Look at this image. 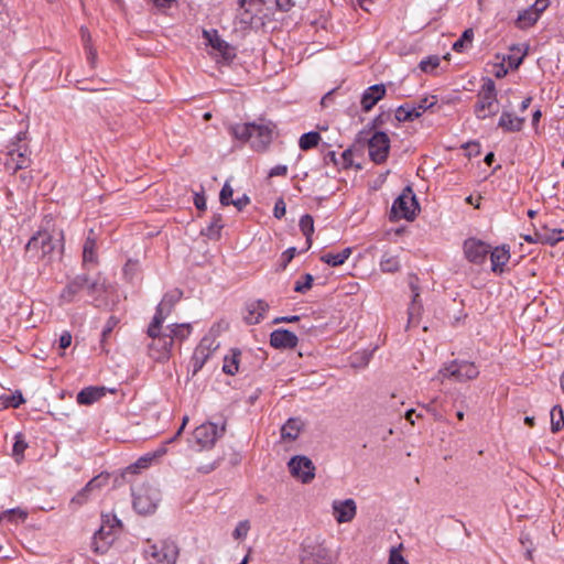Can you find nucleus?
Here are the masks:
<instances>
[{"instance_id":"obj_41","label":"nucleus","mask_w":564,"mask_h":564,"mask_svg":"<svg viewBox=\"0 0 564 564\" xmlns=\"http://www.w3.org/2000/svg\"><path fill=\"white\" fill-rule=\"evenodd\" d=\"M93 230H90L88 237L85 240L83 248V260L84 262H94L96 260V240L91 237Z\"/></svg>"},{"instance_id":"obj_57","label":"nucleus","mask_w":564,"mask_h":564,"mask_svg":"<svg viewBox=\"0 0 564 564\" xmlns=\"http://www.w3.org/2000/svg\"><path fill=\"white\" fill-rule=\"evenodd\" d=\"M85 290L89 295L93 296L96 293H99L102 290V286L97 279H90L87 274V283H85Z\"/></svg>"},{"instance_id":"obj_62","label":"nucleus","mask_w":564,"mask_h":564,"mask_svg":"<svg viewBox=\"0 0 564 564\" xmlns=\"http://www.w3.org/2000/svg\"><path fill=\"white\" fill-rule=\"evenodd\" d=\"M72 344V334L68 330L62 333L58 339V346L61 349H66Z\"/></svg>"},{"instance_id":"obj_56","label":"nucleus","mask_w":564,"mask_h":564,"mask_svg":"<svg viewBox=\"0 0 564 564\" xmlns=\"http://www.w3.org/2000/svg\"><path fill=\"white\" fill-rule=\"evenodd\" d=\"M250 530V525H249V522L248 521H240L237 527L235 528L234 532H232V536L235 539H242V538H246L248 532Z\"/></svg>"},{"instance_id":"obj_10","label":"nucleus","mask_w":564,"mask_h":564,"mask_svg":"<svg viewBox=\"0 0 564 564\" xmlns=\"http://www.w3.org/2000/svg\"><path fill=\"white\" fill-rule=\"evenodd\" d=\"M225 432V425L218 427L215 423L207 422L194 430L193 436L200 448H210Z\"/></svg>"},{"instance_id":"obj_43","label":"nucleus","mask_w":564,"mask_h":564,"mask_svg":"<svg viewBox=\"0 0 564 564\" xmlns=\"http://www.w3.org/2000/svg\"><path fill=\"white\" fill-rule=\"evenodd\" d=\"M108 479H109V475L100 474V475H97L94 478H91L86 484V486L89 488V490L91 492L95 494V492L101 490V488H104L105 486H107Z\"/></svg>"},{"instance_id":"obj_38","label":"nucleus","mask_w":564,"mask_h":564,"mask_svg":"<svg viewBox=\"0 0 564 564\" xmlns=\"http://www.w3.org/2000/svg\"><path fill=\"white\" fill-rule=\"evenodd\" d=\"M240 351L232 350L230 356H225L223 371L229 376L238 372Z\"/></svg>"},{"instance_id":"obj_24","label":"nucleus","mask_w":564,"mask_h":564,"mask_svg":"<svg viewBox=\"0 0 564 564\" xmlns=\"http://www.w3.org/2000/svg\"><path fill=\"white\" fill-rule=\"evenodd\" d=\"M188 422V417L187 416H184L183 417V422H182V425L180 426V429L177 430V432L175 433V435L171 438H169L164 444H162L156 451H154L152 454H148L147 456H143L141 457L138 463H137V466L139 467H147L148 466V463L150 460H152L153 458H156V457H161L163 455L166 454L167 449H166V444H170L172 442H174L183 432L186 423Z\"/></svg>"},{"instance_id":"obj_1","label":"nucleus","mask_w":564,"mask_h":564,"mask_svg":"<svg viewBox=\"0 0 564 564\" xmlns=\"http://www.w3.org/2000/svg\"><path fill=\"white\" fill-rule=\"evenodd\" d=\"M64 250V232L62 229L48 228L37 230L25 246L28 261H43L51 263L61 257Z\"/></svg>"},{"instance_id":"obj_33","label":"nucleus","mask_w":564,"mask_h":564,"mask_svg":"<svg viewBox=\"0 0 564 564\" xmlns=\"http://www.w3.org/2000/svg\"><path fill=\"white\" fill-rule=\"evenodd\" d=\"M380 269L386 273H394L400 270V261L398 256L384 252L380 260Z\"/></svg>"},{"instance_id":"obj_59","label":"nucleus","mask_w":564,"mask_h":564,"mask_svg":"<svg viewBox=\"0 0 564 564\" xmlns=\"http://www.w3.org/2000/svg\"><path fill=\"white\" fill-rule=\"evenodd\" d=\"M388 564H409V563L395 547H392L390 551Z\"/></svg>"},{"instance_id":"obj_26","label":"nucleus","mask_w":564,"mask_h":564,"mask_svg":"<svg viewBox=\"0 0 564 564\" xmlns=\"http://www.w3.org/2000/svg\"><path fill=\"white\" fill-rule=\"evenodd\" d=\"M105 395L104 388L87 387L77 393L76 401L80 405H90Z\"/></svg>"},{"instance_id":"obj_14","label":"nucleus","mask_w":564,"mask_h":564,"mask_svg":"<svg viewBox=\"0 0 564 564\" xmlns=\"http://www.w3.org/2000/svg\"><path fill=\"white\" fill-rule=\"evenodd\" d=\"M300 558L301 564H329L327 550L316 543H304Z\"/></svg>"},{"instance_id":"obj_21","label":"nucleus","mask_w":564,"mask_h":564,"mask_svg":"<svg viewBox=\"0 0 564 564\" xmlns=\"http://www.w3.org/2000/svg\"><path fill=\"white\" fill-rule=\"evenodd\" d=\"M490 262H491V271L497 274H501L505 272V265L508 263L510 259V248L507 245H502L501 247L491 248Z\"/></svg>"},{"instance_id":"obj_51","label":"nucleus","mask_w":564,"mask_h":564,"mask_svg":"<svg viewBox=\"0 0 564 564\" xmlns=\"http://www.w3.org/2000/svg\"><path fill=\"white\" fill-rule=\"evenodd\" d=\"M295 253H296V248L295 247H291L289 249H286L282 254H281V258H280V263H279V270L281 271H284L288 267V264L293 260V258L295 257Z\"/></svg>"},{"instance_id":"obj_27","label":"nucleus","mask_w":564,"mask_h":564,"mask_svg":"<svg viewBox=\"0 0 564 564\" xmlns=\"http://www.w3.org/2000/svg\"><path fill=\"white\" fill-rule=\"evenodd\" d=\"M133 508L140 514H148L155 510L156 501L150 499L145 494H133Z\"/></svg>"},{"instance_id":"obj_9","label":"nucleus","mask_w":564,"mask_h":564,"mask_svg":"<svg viewBox=\"0 0 564 564\" xmlns=\"http://www.w3.org/2000/svg\"><path fill=\"white\" fill-rule=\"evenodd\" d=\"M370 159L381 164L387 161L390 151V139L386 132L377 131L368 141Z\"/></svg>"},{"instance_id":"obj_12","label":"nucleus","mask_w":564,"mask_h":564,"mask_svg":"<svg viewBox=\"0 0 564 564\" xmlns=\"http://www.w3.org/2000/svg\"><path fill=\"white\" fill-rule=\"evenodd\" d=\"M204 37L208 44L218 53L220 59L225 63H230L237 55L236 47L223 40L216 30L203 32Z\"/></svg>"},{"instance_id":"obj_48","label":"nucleus","mask_w":564,"mask_h":564,"mask_svg":"<svg viewBox=\"0 0 564 564\" xmlns=\"http://www.w3.org/2000/svg\"><path fill=\"white\" fill-rule=\"evenodd\" d=\"M300 229L303 232V235L308 234L313 235L314 232V219L311 215L305 214L300 219Z\"/></svg>"},{"instance_id":"obj_5","label":"nucleus","mask_w":564,"mask_h":564,"mask_svg":"<svg viewBox=\"0 0 564 564\" xmlns=\"http://www.w3.org/2000/svg\"><path fill=\"white\" fill-rule=\"evenodd\" d=\"M163 326H156L151 332V324H149L147 334L152 339L148 345L149 356L158 361L163 362L170 359L173 348V336L166 332H163Z\"/></svg>"},{"instance_id":"obj_54","label":"nucleus","mask_w":564,"mask_h":564,"mask_svg":"<svg viewBox=\"0 0 564 564\" xmlns=\"http://www.w3.org/2000/svg\"><path fill=\"white\" fill-rule=\"evenodd\" d=\"M410 102H405L404 105L399 106L395 109V120L399 122H406L410 121Z\"/></svg>"},{"instance_id":"obj_4","label":"nucleus","mask_w":564,"mask_h":564,"mask_svg":"<svg viewBox=\"0 0 564 564\" xmlns=\"http://www.w3.org/2000/svg\"><path fill=\"white\" fill-rule=\"evenodd\" d=\"M477 101L474 106L475 116L484 120L499 111L496 84L491 78H486L477 93Z\"/></svg>"},{"instance_id":"obj_49","label":"nucleus","mask_w":564,"mask_h":564,"mask_svg":"<svg viewBox=\"0 0 564 564\" xmlns=\"http://www.w3.org/2000/svg\"><path fill=\"white\" fill-rule=\"evenodd\" d=\"M182 295H183V292L178 289H175L171 292L165 293L162 299L163 306L169 304V307H174L175 304L181 300Z\"/></svg>"},{"instance_id":"obj_7","label":"nucleus","mask_w":564,"mask_h":564,"mask_svg":"<svg viewBox=\"0 0 564 564\" xmlns=\"http://www.w3.org/2000/svg\"><path fill=\"white\" fill-rule=\"evenodd\" d=\"M478 375L479 369L474 362L453 360L438 370L437 377L441 380L454 378L456 381L464 382L477 378Z\"/></svg>"},{"instance_id":"obj_13","label":"nucleus","mask_w":564,"mask_h":564,"mask_svg":"<svg viewBox=\"0 0 564 564\" xmlns=\"http://www.w3.org/2000/svg\"><path fill=\"white\" fill-rule=\"evenodd\" d=\"M218 346L219 345L216 343V340L208 336H205L200 340L192 357L194 375L197 373L204 367L212 352L216 350Z\"/></svg>"},{"instance_id":"obj_16","label":"nucleus","mask_w":564,"mask_h":564,"mask_svg":"<svg viewBox=\"0 0 564 564\" xmlns=\"http://www.w3.org/2000/svg\"><path fill=\"white\" fill-rule=\"evenodd\" d=\"M333 516L338 523H347L352 521L357 513V505L354 499L333 501Z\"/></svg>"},{"instance_id":"obj_60","label":"nucleus","mask_w":564,"mask_h":564,"mask_svg":"<svg viewBox=\"0 0 564 564\" xmlns=\"http://www.w3.org/2000/svg\"><path fill=\"white\" fill-rule=\"evenodd\" d=\"M274 3L276 9L281 12H288L295 6L293 0H274Z\"/></svg>"},{"instance_id":"obj_6","label":"nucleus","mask_w":564,"mask_h":564,"mask_svg":"<svg viewBox=\"0 0 564 564\" xmlns=\"http://www.w3.org/2000/svg\"><path fill=\"white\" fill-rule=\"evenodd\" d=\"M420 206L415 194L410 186H406L402 193L394 199L391 207V219L413 220Z\"/></svg>"},{"instance_id":"obj_42","label":"nucleus","mask_w":564,"mask_h":564,"mask_svg":"<svg viewBox=\"0 0 564 564\" xmlns=\"http://www.w3.org/2000/svg\"><path fill=\"white\" fill-rule=\"evenodd\" d=\"M474 39V31L473 29H466L462 36L453 44V50L455 52H464L468 47L471 46Z\"/></svg>"},{"instance_id":"obj_22","label":"nucleus","mask_w":564,"mask_h":564,"mask_svg":"<svg viewBox=\"0 0 564 564\" xmlns=\"http://www.w3.org/2000/svg\"><path fill=\"white\" fill-rule=\"evenodd\" d=\"M247 315L245 319L247 324L254 325L260 323L265 312L269 310V304L263 300H257L246 305Z\"/></svg>"},{"instance_id":"obj_18","label":"nucleus","mask_w":564,"mask_h":564,"mask_svg":"<svg viewBox=\"0 0 564 564\" xmlns=\"http://www.w3.org/2000/svg\"><path fill=\"white\" fill-rule=\"evenodd\" d=\"M297 341V336L285 328H278L270 334V345L276 349L295 348Z\"/></svg>"},{"instance_id":"obj_35","label":"nucleus","mask_w":564,"mask_h":564,"mask_svg":"<svg viewBox=\"0 0 564 564\" xmlns=\"http://www.w3.org/2000/svg\"><path fill=\"white\" fill-rule=\"evenodd\" d=\"M411 289L413 292L412 295V302L409 306L408 314H409V324H412L415 322V318L420 316L422 305L419 302L420 293L417 286H415L413 283H411Z\"/></svg>"},{"instance_id":"obj_11","label":"nucleus","mask_w":564,"mask_h":564,"mask_svg":"<svg viewBox=\"0 0 564 564\" xmlns=\"http://www.w3.org/2000/svg\"><path fill=\"white\" fill-rule=\"evenodd\" d=\"M289 469L293 477L303 484L311 482L315 477V466L306 456H294L289 462Z\"/></svg>"},{"instance_id":"obj_25","label":"nucleus","mask_w":564,"mask_h":564,"mask_svg":"<svg viewBox=\"0 0 564 564\" xmlns=\"http://www.w3.org/2000/svg\"><path fill=\"white\" fill-rule=\"evenodd\" d=\"M539 243L554 246L564 240V230L558 228L549 229L546 226L538 229Z\"/></svg>"},{"instance_id":"obj_28","label":"nucleus","mask_w":564,"mask_h":564,"mask_svg":"<svg viewBox=\"0 0 564 564\" xmlns=\"http://www.w3.org/2000/svg\"><path fill=\"white\" fill-rule=\"evenodd\" d=\"M224 228V220L221 214H214L209 225L202 229V235L208 237L212 240H218L220 238V231Z\"/></svg>"},{"instance_id":"obj_20","label":"nucleus","mask_w":564,"mask_h":564,"mask_svg":"<svg viewBox=\"0 0 564 564\" xmlns=\"http://www.w3.org/2000/svg\"><path fill=\"white\" fill-rule=\"evenodd\" d=\"M386 95V86L383 84H375L368 87L361 96V108L365 112L370 111L376 104Z\"/></svg>"},{"instance_id":"obj_2","label":"nucleus","mask_w":564,"mask_h":564,"mask_svg":"<svg viewBox=\"0 0 564 564\" xmlns=\"http://www.w3.org/2000/svg\"><path fill=\"white\" fill-rule=\"evenodd\" d=\"M273 126L267 123H238L230 128L231 134L240 141H249L251 148L257 151H264L272 141Z\"/></svg>"},{"instance_id":"obj_8","label":"nucleus","mask_w":564,"mask_h":564,"mask_svg":"<svg viewBox=\"0 0 564 564\" xmlns=\"http://www.w3.org/2000/svg\"><path fill=\"white\" fill-rule=\"evenodd\" d=\"M463 250L465 258L470 263L479 265L486 261L491 251V246L480 239L470 237L464 241Z\"/></svg>"},{"instance_id":"obj_50","label":"nucleus","mask_w":564,"mask_h":564,"mask_svg":"<svg viewBox=\"0 0 564 564\" xmlns=\"http://www.w3.org/2000/svg\"><path fill=\"white\" fill-rule=\"evenodd\" d=\"M437 98L436 96H426L422 99H420L417 102H412L415 105L416 109L423 113L427 109L432 108L434 105H436Z\"/></svg>"},{"instance_id":"obj_64","label":"nucleus","mask_w":564,"mask_h":564,"mask_svg":"<svg viewBox=\"0 0 564 564\" xmlns=\"http://www.w3.org/2000/svg\"><path fill=\"white\" fill-rule=\"evenodd\" d=\"M550 4V1L549 0H535V2L531 6L532 10L536 13V14H541L543 11L546 10V8L549 7Z\"/></svg>"},{"instance_id":"obj_31","label":"nucleus","mask_w":564,"mask_h":564,"mask_svg":"<svg viewBox=\"0 0 564 564\" xmlns=\"http://www.w3.org/2000/svg\"><path fill=\"white\" fill-rule=\"evenodd\" d=\"M301 431V422L297 419H289L281 427V437L283 440L294 441Z\"/></svg>"},{"instance_id":"obj_55","label":"nucleus","mask_w":564,"mask_h":564,"mask_svg":"<svg viewBox=\"0 0 564 564\" xmlns=\"http://www.w3.org/2000/svg\"><path fill=\"white\" fill-rule=\"evenodd\" d=\"M23 402H24V399H23L21 392L12 393V394L8 395L4 400L6 406H11L14 409L19 408Z\"/></svg>"},{"instance_id":"obj_63","label":"nucleus","mask_w":564,"mask_h":564,"mask_svg":"<svg viewBox=\"0 0 564 564\" xmlns=\"http://www.w3.org/2000/svg\"><path fill=\"white\" fill-rule=\"evenodd\" d=\"M250 204V198L248 195L243 194L241 197L231 200V205H234L238 210H242L247 205Z\"/></svg>"},{"instance_id":"obj_44","label":"nucleus","mask_w":564,"mask_h":564,"mask_svg":"<svg viewBox=\"0 0 564 564\" xmlns=\"http://www.w3.org/2000/svg\"><path fill=\"white\" fill-rule=\"evenodd\" d=\"M94 495V492H91L89 490V488L85 485L84 488H82L70 500V505H75L77 507H80V506H84L85 503L88 502V500L90 499V497Z\"/></svg>"},{"instance_id":"obj_19","label":"nucleus","mask_w":564,"mask_h":564,"mask_svg":"<svg viewBox=\"0 0 564 564\" xmlns=\"http://www.w3.org/2000/svg\"><path fill=\"white\" fill-rule=\"evenodd\" d=\"M267 0H238L240 21L252 24L253 19L261 12Z\"/></svg>"},{"instance_id":"obj_34","label":"nucleus","mask_w":564,"mask_h":564,"mask_svg":"<svg viewBox=\"0 0 564 564\" xmlns=\"http://www.w3.org/2000/svg\"><path fill=\"white\" fill-rule=\"evenodd\" d=\"M174 307H169V304L163 306V301L159 303L155 310V314L152 318L151 324V332H153L156 326H163V323L167 318V316L172 313Z\"/></svg>"},{"instance_id":"obj_52","label":"nucleus","mask_w":564,"mask_h":564,"mask_svg":"<svg viewBox=\"0 0 564 564\" xmlns=\"http://www.w3.org/2000/svg\"><path fill=\"white\" fill-rule=\"evenodd\" d=\"M232 194L234 189L231 188V186L228 183H225L219 194L220 204L224 206L231 205V200H234L231 198Z\"/></svg>"},{"instance_id":"obj_53","label":"nucleus","mask_w":564,"mask_h":564,"mask_svg":"<svg viewBox=\"0 0 564 564\" xmlns=\"http://www.w3.org/2000/svg\"><path fill=\"white\" fill-rule=\"evenodd\" d=\"M118 318L113 315H111L107 322H106V325L102 329V333H101V345H104V343L107 340V338L110 336V334L112 333L113 328L117 326L118 324Z\"/></svg>"},{"instance_id":"obj_32","label":"nucleus","mask_w":564,"mask_h":564,"mask_svg":"<svg viewBox=\"0 0 564 564\" xmlns=\"http://www.w3.org/2000/svg\"><path fill=\"white\" fill-rule=\"evenodd\" d=\"M166 332L173 336V341L175 339L182 341L186 339L192 333V325L187 323L182 324H172L169 325Z\"/></svg>"},{"instance_id":"obj_15","label":"nucleus","mask_w":564,"mask_h":564,"mask_svg":"<svg viewBox=\"0 0 564 564\" xmlns=\"http://www.w3.org/2000/svg\"><path fill=\"white\" fill-rule=\"evenodd\" d=\"M85 283H87V274H78L73 278L59 294V301L62 303H73L78 300L80 292L85 290Z\"/></svg>"},{"instance_id":"obj_61","label":"nucleus","mask_w":564,"mask_h":564,"mask_svg":"<svg viewBox=\"0 0 564 564\" xmlns=\"http://www.w3.org/2000/svg\"><path fill=\"white\" fill-rule=\"evenodd\" d=\"M285 210H286L285 203L283 202L282 198H279L275 202L274 209H273L274 217L278 219H281L285 215Z\"/></svg>"},{"instance_id":"obj_30","label":"nucleus","mask_w":564,"mask_h":564,"mask_svg":"<svg viewBox=\"0 0 564 564\" xmlns=\"http://www.w3.org/2000/svg\"><path fill=\"white\" fill-rule=\"evenodd\" d=\"M351 254V248H345L340 252L337 253H325L321 257V261L332 265V267H338L345 263V261L349 258Z\"/></svg>"},{"instance_id":"obj_39","label":"nucleus","mask_w":564,"mask_h":564,"mask_svg":"<svg viewBox=\"0 0 564 564\" xmlns=\"http://www.w3.org/2000/svg\"><path fill=\"white\" fill-rule=\"evenodd\" d=\"M538 20L539 14H536L530 7L519 13L516 23L520 29H525L533 25Z\"/></svg>"},{"instance_id":"obj_29","label":"nucleus","mask_w":564,"mask_h":564,"mask_svg":"<svg viewBox=\"0 0 564 564\" xmlns=\"http://www.w3.org/2000/svg\"><path fill=\"white\" fill-rule=\"evenodd\" d=\"M26 150V147L22 150V147L15 144L14 148L9 150L8 154L11 161L15 163L13 166L14 171L28 167L30 160L25 154Z\"/></svg>"},{"instance_id":"obj_17","label":"nucleus","mask_w":564,"mask_h":564,"mask_svg":"<svg viewBox=\"0 0 564 564\" xmlns=\"http://www.w3.org/2000/svg\"><path fill=\"white\" fill-rule=\"evenodd\" d=\"M115 524L102 523L99 530L94 534L93 549L96 553L104 554L115 541L112 530Z\"/></svg>"},{"instance_id":"obj_23","label":"nucleus","mask_w":564,"mask_h":564,"mask_svg":"<svg viewBox=\"0 0 564 564\" xmlns=\"http://www.w3.org/2000/svg\"><path fill=\"white\" fill-rule=\"evenodd\" d=\"M525 122L524 117H518L510 111L503 110L498 121V127L506 132H519Z\"/></svg>"},{"instance_id":"obj_46","label":"nucleus","mask_w":564,"mask_h":564,"mask_svg":"<svg viewBox=\"0 0 564 564\" xmlns=\"http://www.w3.org/2000/svg\"><path fill=\"white\" fill-rule=\"evenodd\" d=\"M28 448V444L24 441V437L21 433L17 434L14 437V444H13V455L17 457V460H19L20 457H23L24 451Z\"/></svg>"},{"instance_id":"obj_36","label":"nucleus","mask_w":564,"mask_h":564,"mask_svg":"<svg viewBox=\"0 0 564 564\" xmlns=\"http://www.w3.org/2000/svg\"><path fill=\"white\" fill-rule=\"evenodd\" d=\"M321 141V135L316 131H310L303 133L299 140V147L302 151H308L315 147H317Z\"/></svg>"},{"instance_id":"obj_58","label":"nucleus","mask_w":564,"mask_h":564,"mask_svg":"<svg viewBox=\"0 0 564 564\" xmlns=\"http://www.w3.org/2000/svg\"><path fill=\"white\" fill-rule=\"evenodd\" d=\"M390 119V112H380L373 118L369 127L371 130L382 127Z\"/></svg>"},{"instance_id":"obj_47","label":"nucleus","mask_w":564,"mask_h":564,"mask_svg":"<svg viewBox=\"0 0 564 564\" xmlns=\"http://www.w3.org/2000/svg\"><path fill=\"white\" fill-rule=\"evenodd\" d=\"M304 281H296L294 285V291L297 293H306L312 289L314 278L312 274L306 273L303 275Z\"/></svg>"},{"instance_id":"obj_37","label":"nucleus","mask_w":564,"mask_h":564,"mask_svg":"<svg viewBox=\"0 0 564 564\" xmlns=\"http://www.w3.org/2000/svg\"><path fill=\"white\" fill-rule=\"evenodd\" d=\"M28 518V511L17 507L4 510L0 513V520H7L9 522H24Z\"/></svg>"},{"instance_id":"obj_45","label":"nucleus","mask_w":564,"mask_h":564,"mask_svg":"<svg viewBox=\"0 0 564 564\" xmlns=\"http://www.w3.org/2000/svg\"><path fill=\"white\" fill-rule=\"evenodd\" d=\"M441 59L436 55L427 56L426 58L420 62V68L424 73H432L435 68L440 66Z\"/></svg>"},{"instance_id":"obj_40","label":"nucleus","mask_w":564,"mask_h":564,"mask_svg":"<svg viewBox=\"0 0 564 564\" xmlns=\"http://www.w3.org/2000/svg\"><path fill=\"white\" fill-rule=\"evenodd\" d=\"M551 416V431L557 433L564 427V414L561 405H554L550 412Z\"/></svg>"},{"instance_id":"obj_3","label":"nucleus","mask_w":564,"mask_h":564,"mask_svg":"<svg viewBox=\"0 0 564 564\" xmlns=\"http://www.w3.org/2000/svg\"><path fill=\"white\" fill-rule=\"evenodd\" d=\"M178 555L180 547L172 539L147 540L143 546V556L149 564H176Z\"/></svg>"}]
</instances>
